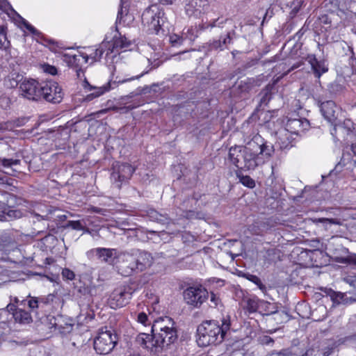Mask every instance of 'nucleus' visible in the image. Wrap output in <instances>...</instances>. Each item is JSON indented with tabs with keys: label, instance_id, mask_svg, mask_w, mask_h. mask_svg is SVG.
<instances>
[{
	"label": "nucleus",
	"instance_id": "nucleus-8",
	"mask_svg": "<svg viewBox=\"0 0 356 356\" xmlns=\"http://www.w3.org/2000/svg\"><path fill=\"white\" fill-rule=\"evenodd\" d=\"M186 303L193 307L200 308L208 299L209 292L202 285L187 287L183 293Z\"/></svg>",
	"mask_w": 356,
	"mask_h": 356
},
{
	"label": "nucleus",
	"instance_id": "nucleus-7",
	"mask_svg": "<svg viewBox=\"0 0 356 356\" xmlns=\"http://www.w3.org/2000/svg\"><path fill=\"white\" fill-rule=\"evenodd\" d=\"M163 15L157 6H151L143 13L142 22L149 32L157 34L164 23Z\"/></svg>",
	"mask_w": 356,
	"mask_h": 356
},
{
	"label": "nucleus",
	"instance_id": "nucleus-47",
	"mask_svg": "<svg viewBox=\"0 0 356 356\" xmlns=\"http://www.w3.org/2000/svg\"><path fill=\"white\" fill-rule=\"evenodd\" d=\"M8 215L10 217L19 218L21 216V213L17 210H10L8 213Z\"/></svg>",
	"mask_w": 356,
	"mask_h": 356
},
{
	"label": "nucleus",
	"instance_id": "nucleus-22",
	"mask_svg": "<svg viewBox=\"0 0 356 356\" xmlns=\"http://www.w3.org/2000/svg\"><path fill=\"white\" fill-rule=\"evenodd\" d=\"M136 341L138 344L147 349L152 350L153 348H158V346L154 344L155 337L154 333L152 335L146 333H140L138 335Z\"/></svg>",
	"mask_w": 356,
	"mask_h": 356
},
{
	"label": "nucleus",
	"instance_id": "nucleus-6",
	"mask_svg": "<svg viewBox=\"0 0 356 356\" xmlns=\"http://www.w3.org/2000/svg\"><path fill=\"white\" fill-rule=\"evenodd\" d=\"M118 341L117 334L111 328H102L94 341V348L100 355H106L112 351Z\"/></svg>",
	"mask_w": 356,
	"mask_h": 356
},
{
	"label": "nucleus",
	"instance_id": "nucleus-32",
	"mask_svg": "<svg viewBox=\"0 0 356 356\" xmlns=\"http://www.w3.org/2000/svg\"><path fill=\"white\" fill-rule=\"evenodd\" d=\"M246 278L257 285L261 291H264L266 289V286L262 284L261 280L257 275L248 274L246 275Z\"/></svg>",
	"mask_w": 356,
	"mask_h": 356
},
{
	"label": "nucleus",
	"instance_id": "nucleus-30",
	"mask_svg": "<svg viewBox=\"0 0 356 356\" xmlns=\"http://www.w3.org/2000/svg\"><path fill=\"white\" fill-rule=\"evenodd\" d=\"M317 222H321L323 223L325 225V229L328 228V225H341V221L339 219L337 218H318L315 220Z\"/></svg>",
	"mask_w": 356,
	"mask_h": 356
},
{
	"label": "nucleus",
	"instance_id": "nucleus-44",
	"mask_svg": "<svg viewBox=\"0 0 356 356\" xmlns=\"http://www.w3.org/2000/svg\"><path fill=\"white\" fill-rule=\"evenodd\" d=\"M39 304L40 302L36 298H32L28 302L29 307L32 309L38 308L39 307Z\"/></svg>",
	"mask_w": 356,
	"mask_h": 356
},
{
	"label": "nucleus",
	"instance_id": "nucleus-39",
	"mask_svg": "<svg viewBox=\"0 0 356 356\" xmlns=\"http://www.w3.org/2000/svg\"><path fill=\"white\" fill-rule=\"evenodd\" d=\"M184 40V36L180 37L176 34L170 36V41L173 45L181 44Z\"/></svg>",
	"mask_w": 356,
	"mask_h": 356
},
{
	"label": "nucleus",
	"instance_id": "nucleus-36",
	"mask_svg": "<svg viewBox=\"0 0 356 356\" xmlns=\"http://www.w3.org/2000/svg\"><path fill=\"white\" fill-rule=\"evenodd\" d=\"M137 321L138 323L147 325V324H150V321L147 315L145 312H140L138 314Z\"/></svg>",
	"mask_w": 356,
	"mask_h": 356
},
{
	"label": "nucleus",
	"instance_id": "nucleus-56",
	"mask_svg": "<svg viewBox=\"0 0 356 356\" xmlns=\"http://www.w3.org/2000/svg\"><path fill=\"white\" fill-rule=\"evenodd\" d=\"M143 75V74H141L140 75L136 76V79H138V78H140V76H142Z\"/></svg>",
	"mask_w": 356,
	"mask_h": 356
},
{
	"label": "nucleus",
	"instance_id": "nucleus-52",
	"mask_svg": "<svg viewBox=\"0 0 356 356\" xmlns=\"http://www.w3.org/2000/svg\"><path fill=\"white\" fill-rule=\"evenodd\" d=\"M90 211H93V212H95V213H101L102 209H99V208H97V207H92L90 209Z\"/></svg>",
	"mask_w": 356,
	"mask_h": 356
},
{
	"label": "nucleus",
	"instance_id": "nucleus-5",
	"mask_svg": "<svg viewBox=\"0 0 356 356\" xmlns=\"http://www.w3.org/2000/svg\"><path fill=\"white\" fill-rule=\"evenodd\" d=\"M309 122L305 118H294L288 120L285 129L280 132L279 143L281 149H288L292 147L286 132L299 135L309 128Z\"/></svg>",
	"mask_w": 356,
	"mask_h": 356
},
{
	"label": "nucleus",
	"instance_id": "nucleus-37",
	"mask_svg": "<svg viewBox=\"0 0 356 356\" xmlns=\"http://www.w3.org/2000/svg\"><path fill=\"white\" fill-rule=\"evenodd\" d=\"M62 276L68 280H72L74 279V273L69 268H64L62 270Z\"/></svg>",
	"mask_w": 356,
	"mask_h": 356
},
{
	"label": "nucleus",
	"instance_id": "nucleus-21",
	"mask_svg": "<svg viewBox=\"0 0 356 356\" xmlns=\"http://www.w3.org/2000/svg\"><path fill=\"white\" fill-rule=\"evenodd\" d=\"M47 318L51 325V327H54L55 330H58L60 333L65 334L70 332L72 330L73 325L71 323H63L64 318L62 316H58L57 317L49 316Z\"/></svg>",
	"mask_w": 356,
	"mask_h": 356
},
{
	"label": "nucleus",
	"instance_id": "nucleus-1",
	"mask_svg": "<svg viewBox=\"0 0 356 356\" xmlns=\"http://www.w3.org/2000/svg\"><path fill=\"white\" fill-rule=\"evenodd\" d=\"M273 152L272 145L264 142L260 136H254L245 146L232 147L229 159L238 169L252 170L264 164Z\"/></svg>",
	"mask_w": 356,
	"mask_h": 356
},
{
	"label": "nucleus",
	"instance_id": "nucleus-51",
	"mask_svg": "<svg viewBox=\"0 0 356 356\" xmlns=\"http://www.w3.org/2000/svg\"><path fill=\"white\" fill-rule=\"evenodd\" d=\"M161 3L166 5H171L175 0H159Z\"/></svg>",
	"mask_w": 356,
	"mask_h": 356
},
{
	"label": "nucleus",
	"instance_id": "nucleus-27",
	"mask_svg": "<svg viewBox=\"0 0 356 356\" xmlns=\"http://www.w3.org/2000/svg\"><path fill=\"white\" fill-rule=\"evenodd\" d=\"M149 216L152 220L157 221L162 224L168 223L169 220L166 215L159 213L155 210H151L149 213Z\"/></svg>",
	"mask_w": 356,
	"mask_h": 356
},
{
	"label": "nucleus",
	"instance_id": "nucleus-53",
	"mask_svg": "<svg viewBox=\"0 0 356 356\" xmlns=\"http://www.w3.org/2000/svg\"><path fill=\"white\" fill-rule=\"evenodd\" d=\"M341 250L342 253H343V254H349L348 249H347L346 248L341 247Z\"/></svg>",
	"mask_w": 356,
	"mask_h": 356
},
{
	"label": "nucleus",
	"instance_id": "nucleus-34",
	"mask_svg": "<svg viewBox=\"0 0 356 356\" xmlns=\"http://www.w3.org/2000/svg\"><path fill=\"white\" fill-rule=\"evenodd\" d=\"M240 181L243 185L250 188L254 187L255 186L254 181L249 176H242L240 179Z\"/></svg>",
	"mask_w": 356,
	"mask_h": 356
},
{
	"label": "nucleus",
	"instance_id": "nucleus-2",
	"mask_svg": "<svg viewBox=\"0 0 356 356\" xmlns=\"http://www.w3.org/2000/svg\"><path fill=\"white\" fill-rule=\"evenodd\" d=\"M230 328L229 318H223L220 323L216 321L203 322L197 327V342L200 346L216 345L222 343Z\"/></svg>",
	"mask_w": 356,
	"mask_h": 356
},
{
	"label": "nucleus",
	"instance_id": "nucleus-16",
	"mask_svg": "<svg viewBox=\"0 0 356 356\" xmlns=\"http://www.w3.org/2000/svg\"><path fill=\"white\" fill-rule=\"evenodd\" d=\"M183 4L186 15L192 16L207 11L209 0H184Z\"/></svg>",
	"mask_w": 356,
	"mask_h": 356
},
{
	"label": "nucleus",
	"instance_id": "nucleus-43",
	"mask_svg": "<svg viewBox=\"0 0 356 356\" xmlns=\"http://www.w3.org/2000/svg\"><path fill=\"white\" fill-rule=\"evenodd\" d=\"M44 70L45 72L51 74L55 75L57 74V69L52 65H46L44 66Z\"/></svg>",
	"mask_w": 356,
	"mask_h": 356
},
{
	"label": "nucleus",
	"instance_id": "nucleus-24",
	"mask_svg": "<svg viewBox=\"0 0 356 356\" xmlns=\"http://www.w3.org/2000/svg\"><path fill=\"white\" fill-rule=\"evenodd\" d=\"M87 221H88V218L79 220H69L65 227H70L77 231H83L84 233H90V229L87 227Z\"/></svg>",
	"mask_w": 356,
	"mask_h": 356
},
{
	"label": "nucleus",
	"instance_id": "nucleus-35",
	"mask_svg": "<svg viewBox=\"0 0 356 356\" xmlns=\"http://www.w3.org/2000/svg\"><path fill=\"white\" fill-rule=\"evenodd\" d=\"M303 3V1L302 0H294L290 7L291 8V12L293 13V14H296L299 10L300 9L301 6H302V4Z\"/></svg>",
	"mask_w": 356,
	"mask_h": 356
},
{
	"label": "nucleus",
	"instance_id": "nucleus-19",
	"mask_svg": "<svg viewBox=\"0 0 356 356\" xmlns=\"http://www.w3.org/2000/svg\"><path fill=\"white\" fill-rule=\"evenodd\" d=\"M305 60L310 64L312 70L316 77L319 79L321 76L327 72L328 68L323 60H318L314 54H309Z\"/></svg>",
	"mask_w": 356,
	"mask_h": 356
},
{
	"label": "nucleus",
	"instance_id": "nucleus-60",
	"mask_svg": "<svg viewBox=\"0 0 356 356\" xmlns=\"http://www.w3.org/2000/svg\"><path fill=\"white\" fill-rule=\"evenodd\" d=\"M355 339H356V334H355Z\"/></svg>",
	"mask_w": 356,
	"mask_h": 356
},
{
	"label": "nucleus",
	"instance_id": "nucleus-3",
	"mask_svg": "<svg viewBox=\"0 0 356 356\" xmlns=\"http://www.w3.org/2000/svg\"><path fill=\"white\" fill-rule=\"evenodd\" d=\"M172 318L165 316L156 320L152 326L156 346L163 348L174 343L177 339V330Z\"/></svg>",
	"mask_w": 356,
	"mask_h": 356
},
{
	"label": "nucleus",
	"instance_id": "nucleus-38",
	"mask_svg": "<svg viewBox=\"0 0 356 356\" xmlns=\"http://www.w3.org/2000/svg\"><path fill=\"white\" fill-rule=\"evenodd\" d=\"M195 29H194L193 28L188 29L186 33H185V32L183 33V35H186L184 39H188L190 41L194 40L197 36L195 34Z\"/></svg>",
	"mask_w": 356,
	"mask_h": 356
},
{
	"label": "nucleus",
	"instance_id": "nucleus-4",
	"mask_svg": "<svg viewBox=\"0 0 356 356\" xmlns=\"http://www.w3.org/2000/svg\"><path fill=\"white\" fill-rule=\"evenodd\" d=\"M107 45L108 44L103 42L99 47H84L83 51H79L78 54H65V56L69 58L70 63L76 64V62H80L82 60L84 63L93 64L99 61L103 54L107 52Z\"/></svg>",
	"mask_w": 356,
	"mask_h": 356
},
{
	"label": "nucleus",
	"instance_id": "nucleus-45",
	"mask_svg": "<svg viewBox=\"0 0 356 356\" xmlns=\"http://www.w3.org/2000/svg\"><path fill=\"white\" fill-rule=\"evenodd\" d=\"M210 301H211V302L212 304L211 307H217L218 305V304L220 303L219 298L216 294H214L213 293H211Z\"/></svg>",
	"mask_w": 356,
	"mask_h": 356
},
{
	"label": "nucleus",
	"instance_id": "nucleus-54",
	"mask_svg": "<svg viewBox=\"0 0 356 356\" xmlns=\"http://www.w3.org/2000/svg\"><path fill=\"white\" fill-rule=\"evenodd\" d=\"M273 341V340L270 337H266V343H269Z\"/></svg>",
	"mask_w": 356,
	"mask_h": 356
},
{
	"label": "nucleus",
	"instance_id": "nucleus-31",
	"mask_svg": "<svg viewBox=\"0 0 356 356\" xmlns=\"http://www.w3.org/2000/svg\"><path fill=\"white\" fill-rule=\"evenodd\" d=\"M69 65L75 71L76 75L78 78L81 79L84 77V72L81 69V64L80 62H76V64L70 63L69 60H67Z\"/></svg>",
	"mask_w": 356,
	"mask_h": 356
},
{
	"label": "nucleus",
	"instance_id": "nucleus-49",
	"mask_svg": "<svg viewBox=\"0 0 356 356\" xmlns=\"http://www.w3.org/2000/svg\"><path fill=\"white\" fill-rule=\"evenodd\" d=\"M248 83H250V84L252 83L251 79H246V80H242L240 82H238L237 84H238V86L239 88H241V87H243V85H247Z\"/></svg>",
	"mask_w": 356,
	"mask_h": 356
},
{
	"label": "nucleus",
	"instance_id": "nucleus-9",
	"mask_svg": "<svg viewBox=\"0 0 356 356\" xmlns=\"http://www.w3.org/2000/svg\"><path fill=\"white\" fill-rule=\"evenodd\" d=\"M116 269L118 273L124 277L138 273L134 250L121 251Z\"/></svg>",
	"mask_w": 356,
	"mask_h": 356
},
{
	"label": "nucleus",
	"instance_id": "nucleus-29",
	"mask_svg": "<svg viewBox=\"0 0 356 356\" xmlns=\"http://www.w3.org/2000/svg\"><path fill=\"white\" fill-rule=\"evenodd\" d=\"M259 300L255 298H249L247 300L246 308L247 309L252 313L257 312L259 308Z\"/></svg>",
	"mask_w": 356,
	"mask_h": 356
},
{
	"label": "nucleus",
	"instance_id": "nucleus-14",
	"mask_svg": "<svg viewBox=\"0 0 356 356\" xmlns=\"http://www.w3.org/2000/svg\"><path fill=\"white\" fill-rule=\"evenodd\" d=\"M318 105L323 118L330 124H334L341 113V108L332 100H318Z\"/></svg>",
	"mask_w": 356,
	"mask_h": 356
},
{
	"label": "nucleus",
	"instance_id": "nucleus-33",
	"mask_svg": "<svg viewBox=\"0 0 356 356\" xmlns=\"http://www.w3.org/2000/svg\"><path fill=\"white\" fill-rule=\"evenodd\" d=\"M2 165L6 168H12L13 166L19 165L20 160L13 159H3L1 160Z\"/></svg>",
	"mask_w": 356,
	"mask_h": 356
},
{
	"label": "nucleus",
	"instance_id": "nucleus-15",
	"mask_svg": "<svg viewBox=\"0 0 356 356\" xmlns=\"http://www.w3.org/2000/svg\"><path fill=\"white\" fill-rule=\"evenodd\" d=\"M131 295L132 293L125 288L115 289L110 296L108 304L113 309L122 307L129 302Z\"/></svg>",
	"mask_w": 356,
	"mask_h": 356
},
{
	"label": "nucleus",
	"instance_id": "nucleus-13",
	"mask_svg": "<svg viewBox=\"0 0 356 356\" xmlns=\"http://www.w3.org/2000/svg\"><path fill=\"white\" fill-rule=\"evenodd\" d=\"M42 97L46 101L55 104L62 100L63 92L57 82L50 80L42 83Z\"/></svg>",
	"mask_w": 356,
	"mask_h": 356
},
{
	"label": "nucleus",
	"instance_id": "nucleus-28",
	"mask_svg": "<svg viewBox=\"0 0 356 356\" xmlns=\"http://www.w3.org/2000/svg\"><path fill=\"white\" fill-rule=\"evenodd\" d=\"M10 46V42L7 38L6 29L0 26V49H6Z\"/></svg>",
	"mask_w": 356,
	"mask_h": 356
},
{
	"label": "nucleus",
	"instance_id": "nucleus-40",
	"mask_svg": "<svg viewBox=\"0 0 356 356\" xmlns=\"http://www.w3.org/2000/svg\"><path fill=\"white\" fill-rule=\"evenodd\" d=\"M6 86L9 88H15L18 86L19 81L14 77H8V79L6 81Z\"/></svg>",
	"mask_w": 356,
	"mask_h": 356
},
{
	"label": "nucleus",
	"instance_id": "nucleus-41",
	"mask_svg": "<svg viewBox=\"0 0 356 356\" xmlns=\"http://www.w3.org/2000/svg\"><path fill=\"white\" fill-rule=\"evenodd\" d=\"M264 95L261 98L260 102L261 104H267L268 102L269 101L270 98V94H269V90L268 88H266L264 92Z\"/></svg>",
	"mask_w": 356,
	"mask_h": 356
},
{
	"label": "nucleus",
	"instance_id": "nucleus-59",
	"mask_svg": "<svg viewBox=\"0 0 356 356\" xmlns=\"http://www.w3.org/2000/svg\"><path fill=\"white\" fill-rule=\"evenodd\" d=\"M62 218H66V216H65V215H64V216H62Z\"/></svg>",
	"mask_w": 356,
	"mask_h": 356
},
{
	"label": "nucleus",
	"instance_id": "nucleus-20",
	"mask_svg": "<svg viewBox=\"0 0 356 356\" xmlns=\"http://www.w3.org/2000/svg\"><path fill=\"white\" fill-rule=\"evenodd\" d=\"M83 87L85 89L88 88L90 90H93V92L86 96L85 100L88 102H90L95 98L99 97L110 90V85L108 83L101 87H93L90 85L85 77L83 83Z\"/></svg>",
	"mask_w": 356,
	"mask_h": 356
},
{
	"label": "nucleus",
	"instance_id": "nucleus-46",
	"mask_svg": "<svg viewBox=\"0 0 356 356\" xmlns=\"http://www.w3.org/2000/svg\"><path fill=\"white\" fill-rule=\"evenodd\" d=\"M24 24L26 29L29 30L30 32H31L33 34L37 35L40 33L37 29H35L32 25L29 24L27 22H24Z\"/></svg>",
	"mask_w": 356,
	"mask_h": 356
},
{
	"label": "nucleus",
	"instance_id": "nucleus-10",
	"mask_svg": "<svg viewBox=\"0 0 356 356\" xmlns=\"http://www.w3.org/2000/svg\"><path fill=\"white\" fill-rule=\"evenodd\" d=\"M121 251L115 248H96L88 250L86 255L89 259L96 256L102 262L117 268Z\"/></svg>",
	"mask_w": 356,
	"mask_h": 356
},
{
	"label": "nucleus",
	"instance_id": "nucleus-57",
	"mask_svg": "<svg viewBox=\"0 0 356 356\" xmlns=\"http://www.w3.org/2000/svg\"><path fill=\"white\" fill-rule=\"evenodd\" d=\"M134 79H135V78H134V77H132V78H131V79H129V81H131V80H134Z\"/></svg>",
	"mask_w": 356,
	"mask_h": 356
},
{
	"label": "nucleus",
	"instance_id": "nucleus-17",
	"mask_svg": "<svg viewBox=\"0 0 356 356\" xmlns=\"http://www.w3.org/2000/svg\"><path fill=\"white\" fill-rule=\"evenodd\" d=\"M105 43L108 44L106 56H108L110 54L113 53L116 54L120 50L126 51L131 45V42L127 40L125 37H118L116 34L113 36V40L112 42H105Z\"/></svg>",
	"mask_w": 356,
	"mask_h": 356
},
{
	"label": "nucleus",
	"instance_id": "nucleus-23",
	"mask_svg": "<svg viewBox=\"0 0 356 356\" xmlns=\"http://www.w3.org/2000/svg\"><path fill=\"white\" fill-rule=\"evenodd\" d=\"M232 38L229 33L222 35L219 40H214L209 43L211 50L222 51L227 48V45L231 42Z\"/></svg>",
	"mask_w": 356,
	"mask_h": 356
},
{
	"label": "nucleus",
	"instance_id": "nucleus-58",
	"mask_svg": "<svg viewBox=\"0 0 356 356\" xmlns=\"http://www.w3.org/2000/svg\"><path fill=\"white\" fill-rule=\"evenodd\" d=\"M62 218H66V216H65V215H64V216H62Z\"/></svg>",
	"mask_w": 356,
	"mask_h": 356
},
{
	"label": "nucleus",
	"instance_id": "nucleus-18",
	"mask_svg": "<svg viewBox=\"0 0 356 356\" xmlns=\"http://www.w3.org/2000/svg\"><path fill=\"white\" fill-rule=\"evenodd\" d=\"M134 254L136 256L138 273L150 268L153 264L154 258L150 253L136 250H134Z\"/></svg>",
	"mask_w": 356,
	"mask_h": 356
},
{
	"label": "nucleus",
	"instance_id": "nucleus-26",
	"mask_svg": "<svg viewBox=\"0 0 356 356\" xmlns=\"http://www.w3.org/2000/svg\"><path fill=\"white\" fill-rule=\"evenodd\" d=\"M334 261L343 264H356V254H350L347 255L346 257H340V256H335L334 257Z\"/></svg>",
	"mask_w": 356,
	"mask_h": 356
},
{
	"label": "nucleus",
	"instance_id": "nucleus-42",
	"mask_svg": "<svg viewBox=\"0 0 356 356\" xmlns=\"http://www.w3.org/2000/svg\"><path fill=\"white\" fill-rule=\"evenodd\" d=\"M10 104V99L8 97L6 96H2L0 97V106L3 109H6Z\"/></svg>",
	"mask_w": 356,
	"mask_h": 356
},
{
	"label": "nucleus",
	"instance_id": "nucleus-48",
	"mask_svg": "<svg viewBox=\"0 0 356 356\" xmlns=\"http://www.w3.org/2000/svg\"><path fill=\"white\" fill-rule=\"evenodd\" d=\"M123 13H124V10L122 8H121L118 13V16H117V19H116V23H120L122 19V15H123Z\"/></svg>",
	"mask_w": 356,
	"mask_h": 356
},
{
	"label": "nucleus",
	"instance_id": "nucleus-55",
	"mask_svg": "<svg viewBox=\"0 0 356 356\" xmlns=\"http://www.w3.org/2000/svg\"><path fill=\"white\" fill-rule=\"evenodd\" d=\"M248 89H249V86H246L243 90V91H246V90H248Z\"/></svg>",
	"mask_w": 356,
	"mask_h": 356
},
{
	"label": "nucleus",
	"instance_id": "nucleus-12",
	"mask_svg": "<svg viewBox=\"0 0 356 356\" xmlns=\"http://www.w3.org/2000/svg\"><path fill=\"white\" fill-rule=\"evenodd\" d=\"M113 172L111 174V180L116 184L118 188H120L123 182L127 181L131 178L135 169L128 163H116L113 165Z\"/></svg>",
	"mask_w": 356,
	"mask_h": 356
},
{
	"label": "nucleus",
	"instance_id": "nucleus-50",
	"mask_svg": "<svg viewBox=\"0 0 356 356\" xmlns=\"http://www.w3.org/2000/svg\"><path fill=\"white\" fill-rule=\"evenodd\" d=\"M315 352L314 349H309L302 356H314L315 355Z\"/></svg>",
	"mask_w": 356,
	"mask_h": 356
},
{
	"label": "nucleus",
	"instance_id": "nucleus-25",
	"mask_svg": "<svg viewBox=\"0 0 356 356\" xmlns=\"http://www.w3.org/2000/svg\"><path fill=\"white\" fill-rule=\"evenodd\" d=\"M13 317L16 322L22 324H29L32 321L31 314L22 309H17L13 313Z\"/></svg>",
	"mask_w": 356,
	"mask_h": 356
},
{
	"label": "nucleus",
	"instance_id": "nucleus-11",
	"mask_svg": "<svg viewBox=\"0 0 356 356\" xmlns=\"http://www.w3.org/2000/svg\"><path fill=\"white\" fill-rule=\"evenodd\" d=\"M42 83L35 79L24 80L19 86L21 95L32 101H38L42 98Z\"/></svg>",
	"mask_w": 356,
	"mask_h": 356
}]
</instances>
